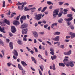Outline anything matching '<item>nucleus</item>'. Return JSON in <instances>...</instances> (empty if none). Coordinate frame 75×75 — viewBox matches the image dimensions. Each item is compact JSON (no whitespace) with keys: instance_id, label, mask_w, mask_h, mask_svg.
<instances>
[{"instance_id":"1","label":"nucleus","mask_w":75,"mask_h":75,"mask_svg":"<svg viewBox=\"0 0 75 75\" xmlns=\"http://www.w3.org/2000/svg\"><path fill=\"white\" fill-rule=\"evenodd\" d=\"M4 22L8 25H10V23L9 21H7V20L6 19L4 20H2L1 21H0V24L2 26H5V24Z\"/></svg>"},{"instance_id":"2","label":"nucleus","mask_w":75,"mask_h":75,"mask_svg":"<svg viewBox=\"0 0 75 75\" xmlns=\"http://www.w3.org/2000/svg\"><path fill=\"white\" fill-rule=\"evenodd\" d=\"M72 16L73 15L72 14H68L67 15V17L70 18H65L64 19V20L65 21H71L73 19Z\"/></svg>"},{"instance_id":"3","label":"nucleus","mask_w":75,"mask_h":75,"mask_svg":"<svg viewBox=\"0 0 75 75\" xmlns=\"http://www.w3.org/2000/svg\"><path fill=\"white\" fill-rule=\"evenodd\" d=\"M69 60L67 59H64L63 60L64 64L67 67H69Z\"/></svg>"},{"instance_id":"4","label":"nucleus","mask_w":75,"mask_h":75,"mask_svg":"<svg viewBox=\"0 0 75 75\" xmlns=\"http://www.w3.org/2000/svg\"><path fill=\"white\" fill-rule=\"evenodd\" d=\"M36 20L37 21L40 20L42 18V14H40L35 16Z\"/></svg>"},{"instance_id":"5","label":"nucleus","mask_w":75,"mask_h":75,"mask_svg":"<svg viewBox=\"0 0 75 75\" xmlns=\"http://www.w3.org/2000/svg\"><path fill=\"white\" fill-rule=\"evenodd\" d=\"M23 20H26V16L23 15L22 16L20 19L21 24L23 23Z\"/></svg>"},{"instance_id":"6","label":"nucleus","mask_w":75,"mask_h":75,"mask_svg":"<svg viewBox=\"0 0 75 75\" xmlns=\"http://www.w3.org/2000/svg\"><path fill=\"white\" fill-rule=\"evenodd\" d=\"M27 3L26 2H24L23 5H22L21 6H19L18 7V10H23V7H24V6Z\"/></svg>"},{"instance_id":"7","label":"nucleus","mask_w":75,"mask_h":75,"mask_svg":"<svg viewBox=\"0 0 75 75\" xmlns=\"http://www.w3.org/2000/svg\"><path fill=\"white\" fill-rule=\"evenodd\" d=\"M59 12V10L58 9H56L54 11V13H55V14L54 13H53V16L54 18H55V17H56V16H57V15L58 14Z\"/></svg>"},{"instance_id":"8","label":"nucleus","mask_w":75,"mask_h":75,"mask_svg":"<svg viewBox=\"0 0 75 75\" xmlns=\"http://www.w3.org/2000/svg\"><path fill=\"white\" fill-rule=\"evenodd\" d=\"M28 27V24L24 23L21 25V28L22 29H24V28H27Z\"/></svg>"},{"instance_id":"9","label":"nucleus","mask_w":75,"mask_h":75,"mask_svg":"<svg viewBox=\"0 0 75 75\" xmlns=\"http://www.w3.org/2000/svg\"><path fill=\"white\" fill-rule=\"evenodd\" d=\"M11 30L13 33H16V31L15 27H14V26H12L11 27Z\"/></svg>"},{"instance_id":"10","label":"nucleus","mask_w":75,"mask_h":75,"mask_svg":"<svg viewBox=\"0 0 75 75\" xmlns=\"http://www.w3.org/2000/svg\"><path fill=\"white\" fill-rule=\"evenodd\" d=\"M28 31V29L25 28L22 30V34H26Z\"/></svg>"},{"instance_id":"11","label":"nucleus","mask_w":75,"mask_h":75,"mask_svg":"<svg viewBox=\"0 0 75 75\" xmlns=\"http://www.w3.org/2000/svg\"><path fill=\"white\" fill-rule=\"evenodd\" d=\"M59 36H57L55 37V38H52V40L54 41H58L59 40Z\"/></svg>"},{"instance_id":"12","label":"nucleus","mask_w":75,"mask_h":75,"mask_svg":"<svg viewBox=\"0 0 75 75\" xmlns=\"http://www.w3.org/2000/svg\"><path fill=\"white\" fill-rule=\"evenodd\" d=\"M69 34L71 35V39L75 38V33H74L72 32H70Z\"/></svg>"},{"instance_id":"13","label":"nucleus","mask_w":75,"mask_h":75,"mask_svg":"<svg viewBox=\"0 0 75 75\" xmlns=\"http://www.w3.org/2000/svg\"><path fill=\"white\" fill-rule=\"evenodd\" d=\"M33 35L35 37V38H37L38 37V33L37 32H33Z\"/></svg>"},{"instance_id":"14","label":"nucleus","mask_w":75,"mask_h":75,"mask_svg":"<svg viewBox=\"0 0 75 75\" xmlns=\"http://www.w3.org/2000/svg\"><path fill=\"white\" fill-rule=\"evenodd\" d=\"M13 54L14 55H15L16 56L18 57V52H17V51L16 50H14V51L12 52Z\"/></svg>"},{"instance_id":"15","label":"nucleus","mask_w":75,"mask_h":75,"mask_svg":"<svg viewBox=\"0 0 75 75\" xmlns=\"http://www.w3.org/2000/svg\"><path fill=\"white\" fill-rule=\"evenodd\" d=\"M72 52L71 50H69L68 52H64V54L65 55H70V54H71Z\"/></svg>"},{"instance_id":"16","label":"nucleus","mask_w":75,"mask_h":75,"mask_svg":"<svg viewBox=\"0 0 75 75\" xmlns=\"http://www.w3.org/2000/svg\"><path fill=\"white\" fill-rule=\"evenodd\" d=\"M13 24H14V25H18L20 24V22L18 21H14Z\"/></svg>"},{"instance_id":"17","label":"nucleus","mask_w":75,"mask_h":75,"mask_svg":"<svg viewBox=\"0 0 75 75\" xmlns=\"http://www.w3.org/2000/svg\"><path fill=\"white\" fill-rule=\"evenodd\" d=\"M9 47L11 50H13V42H10L9 43Z\"/></svg>"},{"instance_id":"18","label":"nucleus","mask_w":75,"mask_h":75,"mask_svg":"<svg viewBox=\"0 0 75 75\" xmlns=\"http://www.w3.org/2000/svg\"><path fill=\"white\" fill-rule=\"evenodd\" d=\"M31 59H32V61L34 62V63L35 64H37V61H36V60H35V58H34V57H31Z\"/></svg>"},{"instance_id":"19","label":"nucleus","mask_w":75,"mask_h":75,"mask_svg":"<svg viewBox=\"0 0 75 75\" xmlns=\"http://www.w3.org/2000/svg\"><path fill=\"white\" fill-rule=\"evenodd\" d=\"M21 63L23 65V67H25V66H27V64H26V63L24 62V61H22L21 62Z\"/></svg>"},{"instance_id":"20","label":"nucleus","mask_w":75,"mask_h":75,"mask_svg":"<svg viewBox=\"0 0 75 75\" xmlns=\"http://www.w3.org/2000/svg\"><path fill=\"white\" fill-rule=\"evenodd\" d=\"M69 66H70V67H73L74 66V64L73 62H69Z\"/></svg>"},{"instance_id":"21","label":"nucleus","mask_w":75,"mask_h":75,"mask_svg":"<svg viewBox=\"0 0 75 75\" xmlns=\"http://www.w3.org/2000/svg\"><path fill=\"white\" fill-rule=\"evenodd\" d=\"M18 67L20 70H21V71H23V67H22L21 66L20 64H18Z\"/></svg>"},{"instance_id":"22","label":"nucleus","mask_w":75,"mask_h":75,"mask_svg":"<svg viewBox=\"0 0 75 75\" xmlns=\"http://www.w3.org/2000/svg\"><path fill=\"white\" fill-rule=\"evenodd\" d=\"M54 35H59L60 34V32H56L53 33Z\"/></svg>"},{"instance_id":"23","label":"nucleus","mask_w":75,"mask_h":75,"mask_svg":"<svg viewBox=\"0 0 75 75\" xmlns=\"http://www.w3.org/2000/svg\"><path fill=\"white\" fill-rule=\"evenodd\" d=\"M51 58L52 60H54V59H55L57 58V56L55 55H54L53 56H51Z\"/></svg>"},{"instance_id":"24","label":"nucleus","mask_w":75,"mask_h":75,"mask_svg":"<svg viewBox=\"0 0 75 75\" xmlns=\"http://www.w3.org/2000/svg\"><path fill=\"white\" fill-rule=\"evenodd\" d=\"M62 14H63V11L60 12L58 15V17H61L62 15Z\"/></svg>"},{"instance_id":"25","label":"nucleus","mask_w":75,"mask_h":75,"mask_svg":"<svg viewBox=\"0 0 75 75\" xmlns=\"http://www.w3.org/2000/svg\"><path fill=\"white\" fill-rule=\"evenodd\" d=\"M59 65L60 66V67H65V64H64V63H59Z\"/></svg>"},{"instance_id":"26","label":"nucleus","mask_w":75,"mask_h":75,"mask_svg":"<svg viewBox=\"0 0 75 75\" xmlns=\"http://www.w3.org/2000/svg\"><path fill=\"white\" fill-rule=\"evenodd\" d=\"M17 43H18V44L20 45H22V44H23V43L22 42V41L20 40H18L17 41Z\"/></svg>"},{"instance_id":"27","label":"nucleus","mask_w":75,"mask_h":75,"mask_svg":"<svg viewBox=\"0 0 75 75\" xmlns=\"http://www.w3.org/2000/svg\"><path fill=\"white\" fill-rule=\"evenodd\" d=\"M6 3V2L4 1H2V7H6V5L5 4V3Z\"/></svg>"},{"instance_id":"28","label":"nucleus","mask_w":75,"mask_h":75,"mask_svg":"<svg viewBox=\"0 0 75 75\" xmlns=\"http://www.w3.org/2000/svg\"><path fill=\"white\" fill-rule=\"evenodd\" d=\"M54 25L55 26L56 25H57V23H54L52 24V26H51V28H53V27H54Z\"/></svg>"},{"instance_id":"29","label":"nucleus","mask_w":75,"mask_h":75,"mask_svg":"<svg viewBox=\"0 0 75 75\" xmlns=\"http://www.w3.org/2000/svg\"><path fill=\"white\" fill-rule=\"evenodd\" d=\"M62 21H63V19L62 18L59 19V20H58V23H62Z\"/></svg>"},{"instance_id":"30","label":"nucleus","mask_w":75,"mask_h":75,"mask_svg":"<svg viewBox=\"0 0 75 75\" xmlns=\"http://www.w3.org/2000/svg\"><path fill=\"white\" fill-rule=\"evenodd\" d=\"M39 67L41 69V70L42 71H43V70L44 69L42 68H43L44 66H43V65H42L41 66H39Z\"/></svg>"},{"instance_id":"31","label":"nucleus","mask_w":75,"mask_h":75,"mask_svg":"<svg viewBox=\"0 0 75 75\" xmlns=\"http://www.w3.org/2000/svg\"><path fill=\"white\" fill-rule=\"evenodd\" d=\"M47 4H48V5H50L51 4H52V5H53L52 3V2L50 1H47Z\"/></svg>"},{"instance_id":"32","label":"nucleus","mask_w":75,"mask_h":75,"mask_svg":"<svg viewBox=\"0 0 75 75\" xmlns=\"http://www.w3.org/2000/svg\"><path fill=\"white\" fill-rule=\"evenodd\" d=\"M34 10H36V8H29V10H31L32 12H34Z\"/></svg>"},{"instance_id":"33","label":"nucleus","mask_w":75,"mask_h":75,"mask_svg":"<svg viewBox=\"0 0 75 75\" xmlns=\"http://www.w3.org/2000/svg\"><path fill=\"white\" fill-rule=\"evenodd\" d=\"M24 10L25 11H29V10H30V8L28 9L27 7H25Z\"/></svg>"},{"instance_id":"34","label":"nucleus","mask_w":75,"mask_h":75,"mask_svg":"<svg viewBox=\"0 0 75 75\" xmlns=\"http://www.w3.org/2000/svg\"><path fill=\"white\" fill-rule=\"evenodd\" d=\"M53 69V70H55L56 68H55V64H53L52 65Z\"/></svg>"},{"instance_id":"35","label":"nucleus","mask_w":75,"mask_h":75,"mask_svg":"<svg viewBox=\"0 0 75 75\" xmlns=\"http://www.w3.org/2000/svg\"><path fill=\"white\" fill-rule=\"evenodd\" d=\"M4 28H1V27L0 26V31L1 32H2L3 31H4Z\"/></svg>"},{"instance_id":"36","label":"nucleus","mask_w":75,"mask_h":75,"mask_svg":"<svg viewBox=\"0 0 75 75\" xmlns=\"http://www.w3.org/2000/svg\"><path fill=\"white\" fill-rule=\"evenodd\" d=\"M64 4L63 2H59V4L60 6H61V5H62Z\"/></svg>"},{"instance_id":"37","label":"nucleus","mask_w":75,"mask_h":75,"mask_svg":"<svg viewBox=\"0 0 75 75\" xmlns=\"http://www.w3.org/2000/svg\"><path fill=\"white\" fill-rule=\"evenodd\" d=\"M20 16H21V15L20 14L19 15V16H17V18H16V20H18L19 19H20Z\"/></svg>"},{"instance_id":"38","label":"nucleus","mask_w":75,"mask_h":75,"mask_svg":"<svg viewBox=\"0 0 75 75\" xmlns=\"http://www.w3.org/2000/svg\"><path fill=\"white\" fill-rule=\"evenodd\" d=\"M6 42L8 43L10 42V40L8 39H6Z\"/></svg>"},{"instance_id":"39","label":"nucleus","mask_w":75,"mask_h":75,"mask_svg":"<svg viewBox=\"0 0 75 75\" xmlns=\"http://www.w3.org/2000/svg\"><path fill=\"white\" fill-rule=\"evenodd\" d=\"M46 42L47 43V44H48L49 45H52V44H51V42H49L48 41H47Z\"/></svg>"},{"instance_id":"40","label":"nucleus","mask_w":75,"mask_h":75,"mask_svg":"<svg viewBox=\"0 0 75 75\" xmlns=\"http://www.w3.org/2000/svg\"><path fill=\"white\" fill-rule=\"evenodd\" d=\"M38 71H39L40 75H42V72L41 71V70L40 69H38Z\"/></svg>"},{"instance_id":"41","label":"nucleus","mask_w":75,"mask_h":75,"mask_svg":"<svg viewBox=\"0 0 75 75\" xmlns=\"http://www.w3.org/2000/svg\"><path fill=\"white\" fill-rule=\"evenodd\" d=\"M34 48L35 50V52H38V49H37L36 47H34Z\"/></svg>"},{"instance_id":"42","label":"nucleus","mask_w":75,"mask_h":75,"mask_svg":"<svg viewBox=\"0 0 75 75\" xmlns=\"http://www.w3.org/2000/svg\"><path fill=\"white\" fill-rule=\"evenodd\" d=\"M42 9V7H40L39 8L38 10V11H41V10Z\"/></svg>"},{"instance_id":"43","label":"nucleus","mask_w":75,"mask_h":75,"mask_svg":"<svg viewBox=\"0 0 75 75\" xmlns=\"http://www.w3.org/2000/svg\"><path fill=\"white\" fill-rule=\"evenodd\" d=\"M50 51H51V52H54V49L51 47L50 48Z\"/></svg>"},{"instance_id":"44","label":"nucleus","mask_w":75,"mask_h":75,"mask_svg":"<svg viewBox=\"0 0 75 75\" xmlns=\"http://www.w3.org/2000/svg\"><path fill=\"white\" fill-rule=\"evenodd\" d=\"M61 48L62 49H64V48H65L64 47V45H61Z\"/></svg>"},{"instance_id":"45","label":"nucleus","mask_w":75,"mask_h":75,"mask_svg":"<svg viewBox=\"0 0 75 75\" xmlns=\"http://www.w3.org/2000/svg\"><path fill=\"white\" fill-rule=\"evenodd\" d=\"M23 41H27V39L25 38H24L23 39Z\"/></svg>"},{"instance_id":"46","label":"nucleus","mask_w":75,"mask_h":75,"mask_svg":"<svg viewBox=\"0 0 75 75\" xmlns=\"http://www.w3.org/2000/svg\"><path fill=\"white\" fill-rule=\"evenodd\" d=\"M0 44L2 46H4V42H1L0 43Z\"/></svg>"},{"instance_id":"47","label":"nucleus","mask_w":75,"mask_h":75,"mask_svg":"<svg viewBox=\"0 0 75 75\" xmlns=\"http://www.w3.org/2000/svg\"><path fill=\"white\" fill-rule=\"evenodd\" d=\"M9 35H10V37H12V36L13 35V34H12V33L10 32H9Z\"/></svg>"},{"instance_id":"48","label":"nucleus","mask_w":75,"mask_h":75,"mask_svg":"<svg viewBox=\"0 0 75 75\" xmlns=\"http://www.w3.org/2000/svg\"><path fill=\"white\" fill-rule=\"evenodd\" d=\"M48 25L47 24H46V25H44V28H47V27H48Z\"/></svg>"},{"instance_id":"49","label":"nucleus","mask_w":75,"mask_h":75,"mask_svg":"<svg viewBox=\"0 0 75 75\" xmlns=\"http://www.w3.org/2000/svg\"><path fill=\"white\" fill-rule=\"evenodd\" d=\"M50 54H51V55H54V52H50Z\"/></svg>"},{"instance_id":"50","label":"nucleus","mask_w":75,"mask_h":75,"mask_svg":"<svg viewBox=\"0 0 75 75\" xmlns=\"http://www.w3.org/2000/svg\"><path fill=\"white\" fill-rule=\"evenodd\" d=\"M26 49L27 50H28V51H30L31 50V49H29V48H28V47H26Z\"/></svg>"},{"instance_id":"51","label":"nucleus","mask_w":75,"mask_h":75,"mask_svg":"<svg viewBox=\"0 0 75 75\" xmlns=\"http://www.w3.org/2000/svg\"><path fill=\"white\" fill-rule=\"evenodd\" d=\"M66 5H67V6H69V4L68 3H66L64 4V6Z\"/></svg>"},{"instance_id":"52","label":"nucleus","mask_w":75,"mask_h":75,"mask_svg":"<svg viewBox=\"0 0 75 75\" xmlns=\"http://www.w3.org/2000/svg\"><path fill=\"white\" fill-rule=\"evenodd\" d=\"M70 28L71 29V30H73V29H74V27L73 26H70Z\"/></svg>"},{"instance_id":"53","label":"nucleus","mask_w":75,"mask_h":75,"mask_svg":"<svg viewBox=\"0 0 75 75\" xmlns=\"http://www.w3.org/2000/svg\"><path fill=\"white\" fill-rule=\"evenodd\" d=\"M46 23L47 22H46V21H42L43 24H46Z\"/></svg>"},{"instance_id":"54","label":"nucleus","mask_w":75,"mask_h":75,"mask_svg":"<svg viewBox=\"0 0 75 75\" xmlns=\"http://www.w3.org/2000/svg\"><path fill=\"white\" fill-rule=\"evenodd\" d=\"M63 10H64V8H61L60 9V11H61L60 12H62V11H63Z\"/></svg>"},{"instance_id":"55","label":"nucleus","mask_w":75,"mask_h":75,"mask_svg":"<svg viewBox=\"0 0 75 75\" xmlns=\"http://www.w3.org/2000/svg\"><path fill=\"white\" fill-rule=\"evenodd\" d=\"M30 68H31V69L32 70V71H35V69H34L33 68V67H31Z\"/></svg>"},{"instance_id":"56","label":"nucleus","mask_w":75,"mask_h":75,"mask_svg":"<svg viewBox=\"0 0 75 75\" xmlns=\"http://www.w3.org/2000/svg\"><path fill=\"white\" fill-rule=\"evenodd\" d=\"M7 65L8 66V67H10V65H11V63H8Z\"/></svg>"},{"instance_id":"57","label":"nucleus","mask_w":75,"mask_h":75,"mask_svg":"<svg viewBox=\"0 0 75 75\" xmlns=\"http://www.w3.org/2000/svg\"><path fill=\"white\" fill-rule=\"evenodd\" d=\"M70 37H71L70 36H67L66 37V38L67 39H68V38H70Z\"/></svg>"},{"instance_id":"58","label":"nucleus","mask_w":75,"mask_h":75,"mask_svg":"<svg viewBox=\"0 0 75 75\" xmlns=\"http://www.w3.org/2000/svg\"><path fill=\"white\" fill-rule=\"evenodd\" d=\"M67 24L68 25H69L71 24V22H67Z\"/></svg>"},{"instance_id":"59","label":"nucleus","mask_w":75,"mask_h":75,"mask_svg":"<svg viewBox=\"0 0 75 75\" xmlns=\"http://www.w3.org/2000/svg\"><path fill=\"white\" fill-rule=\"evenodd\" d=\"M64 12H67V11H68V10L66 9H64Z\"/></svg>"},{"instance_id":"60","label":"nucleus","mask_w":75,"mask_h":75,"mask_svg":"<svg viewBox=\"0 0 75 75\" xmlns=\"http://www.w3.org/2000/svg\"><path fill=\"white\" fill-rule=\"evenodd\" d=\"M30 52L31 54H34V51H32V50H31L30 51Z\"/></svg>"},{"instance_id":"61","label":"nucleus","mask_w":75,"mask_h":75,"mask_svg":"<svg viewBox=\"0 0 75 75\" xmlns=\"http://www.w3.org/2000/svg\"><path fill=\"white\" fill-rule=\"evenodd\" d=\"M13 59H16L17 58L16 57V56H15L14 55H13Z\"/></svg>"},{"instance_id":"62","label":"nucleus","mask_w":75,"mask_h":75,"mask_svg":"<svg viewBox=\"0 0 75 75\" xmlns=\"http://www.w3.org/2000/svg\"><path fill=\"white\" fill-rule=\"evenodd\" d=\"M46 8H47V7L46 6L43 8V9L45 11Z\"/></svg>"},{"instance_id":"63","label":"nucleus","mask_w":75,"mask_h":75,"mask_svg":"<svg viewBox=\"0 0 75 75\" xmlns=\"http://www.w3.org/2000/svg\"><path fill=\"white\" fill-rule=\"evenodd\" d=\"M34 43H37V40H36V39L34 40Z\"/></svg>"},{"instance_id":"64","label":"nucleus","mask_w":75,"mask_h":75,"mask_svg":"<svg viewBox=\"0 0 75 75\" xmlns=\"http://www.w3.org/2000/svg\"><path fill=\"white\" fill-rule=\"evenodd\" d=\"M52 6H50L49 7V8L50 9H52Z\"/></svg>"}]
</instances>
